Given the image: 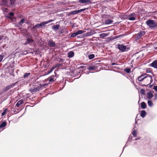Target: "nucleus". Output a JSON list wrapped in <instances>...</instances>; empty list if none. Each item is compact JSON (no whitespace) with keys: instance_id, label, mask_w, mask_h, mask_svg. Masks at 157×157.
I'll return each mask as SVG.
<instances>
[{"instance_id":"26","label":"nucleus","mask_w":157,"mask_h":157,"mask_svg":"<svg viewBox=\"0 0 157 157\" xmlns=\"http://www.w3.org/2000/svg\"><path fill=\"white\" fill-rule=\"evenodd\" d=\"M132 134L134 137H136L137 136V132L135 129H133V130Z\"/></svg>"},{"instance_id":"44","label":"nucleus","mask_w":157,"mask_h":157,"mask_svg":"<svg viewBox=\"0 0 157 157\" xmlns=\"http://www.w3.org/2000/svg\"><path fill=\"white\" fill-rule=\"evenodd\" d=\"M153 89L157 92V86H154Z\"/></svg>"},{"instance_id":"47","label":"nucleus","mask_w":157,"mask_h":157,"mask_svg":"<svg viewBox=\"0 0 157 157\" xmlns=\"http://www.w3.org/2000/svg\"><path fill=\"white\" fill-rule=\"evenodd\" d=\"M54 68H51L50 69V71H49V73H50L51 72H52L54 70Z\"/></svg>"},{"instance_id":"27","label":"nucleus","mask_w":157,"mask_h":157,"mask_svg":"<svg viewBox=\"0 0 157 157\" xmlns=\"http://www.w3.org/2000/svg\"><path fill=\"white\" fill-rule=\"evenodd\" d=\"M94 57V54H90L88 56V58L89 59H92Z\"/></svg>"},{"instance_id":"23","label":"nucleus","mask_w":157,"mask_h":157,"mask_svg":"<svg viewBox=\"0 0 157 157\" xmlns=\"http://www.w3.org/2000/svg\"><path fill=\"white\" fill-rule=\"evenodd\" d=\"M132 138V136H131V135L129 136L128 138V140L126 145H125V146L123 147V150L124 149L125 147H126V144L128 143V142H129V141H131Z\"/></svg>"},{"instance_id":"40","label":"nucleus","mask_w":157,"mask_h":157,"mask_svg":"<svg viewBox=\"0 0 157 157\" xmlns=\"http://www.w3.org/2000/svg\"><path fill=\"white\" fill-rule=\"evenodd\" d=\"M148 78V79L150 80L151 83L153 81L152 76H150V75H149Z\"/></svg>"},{"instance_id":"30","label":"nucleus","mask_w":157,"mask_h":157,"mask_svg":"<svg viewBox=\"0 0 157 157\" xmlns=\"http://www.w3.org/2000/svg\"><path fill=\"white\" fill-rule=\"evenodd\" d=\"M76 36H77L76 32H75L74 33H72L71 35V37H75Z\"/></svg>"},{"instance_id":"36","label":"nucleus","mask_w":157,"mask_h":157,"mask_svg":"<svg viewBox=\"0 0 157 157\" xmlns=\"http://www.w3.org/2000/svg\"><path fill=\"white\" fill-rule=\"evenodd\" d=\"M124 70L127 73H129L130 72V69L129 68H125Z\"/></svg>"},{"instance_id":"33","label":"nucleus","mask_w":157,"mask_h":157,"mask_svg":"<svg viewBox=\"0 0 157 157\" xmlns=\"http://www.w3.org/2000/svg\"><path fill=\"white\" fill-rule=\"evenodd\" d=\"M88 9V8L81 9L78 10V13H80V12H82V11H83L86 10H87Z\"/></svg>"},{"instance_id":"17","label":"nucleus","mask_w":157,"mask_h":157,"mask_svg":"<svg viewBox=\"0 0 157 157\" xmlns=\"http://www.w3.org/2000/svg\"><path fill=\"white\" fill-rule=\"evenodd\" d=\"M141 106L142 109H145L146 107V105L144 102H143L141 103Z\"/></svg>"},{"instance_id":"48","label":"nucleus","mask_w":157,"mask_h":157,"mask_svg":"<svg viewBox=\"0 0 157 157\" xmlns=\"http://www.w3.org/2000/svg\"><path fill=\"white\" fill-rule=\"evenodd\" d=\"M118 65V64H117V63H113L111 64V65Z\"/></svg>"},{"instance_id":"13","label":"nucleus","mask_w":157,"mask_h":157,"mask_svg":"<svg viewBox=\"0 0 157 157\" xmlns=\"http://www.w3.org/2000/svg\"><path fill=\"white\" fill-rule=\"evenodd\" d=\"M59 25H54L52 26V29L55 30V31H56L59 29Z\"/></svg>"},{"instance_id":"32","label":"nucleus","mask_w":157,"mask_h":157,"mask_svg":"<svg viewBox=\"0 0 157 157\" xmlns=\"http://www.w3.org/2000/svg\"><path fill=\"white\" fill-rule=\"evenodd\" d=\"M25 21V19H21L19 22V24L21 25Z\"/></svg>"},{"instance_id":"15","label":"nucleus","mask_w":157,"mask_h":157,"mask_svg":"<svg viewBox=\"0 0 157 157\" xmlns=\"http://www.w3.org/2000/svg\"><path fill=\"white\" fill-rule=\"evenodd\" d=\"M146 113V112L145 110H142L141 111L140 115L142 117L144 118L145 116Z\"/></svg>"},{"instance_id":"51","label":"nucleus","mask_w":157,"mask_h":157,"mask_svg":"<svg viewBox=\"0 0 157 157\" xmlns=\"http://www.w3.org/2000/svg\"><path fill=\"white\" fill-rule=\"evenodd\" d=\"M3 37L2 36H0V41L2 40V38Z\"/></svg>"},{"instance_id":"9","label":"nucleus","mask_w":157,"mask_h":157,"mask_svg":"<svg viewBox=\"0 0 157 157\" xmlns=\"http://www.w3.org/2000/svg\"><path fill=\"white\" fill-rule=\"evenodd\" d=\"M39 90V87H35L34 88H32L29 90V91L31 92H36Z\"/></svg>"},{"instance_id":"46","label":"nucleus","mask_w":157,"mask_h":157,"mask_svg":"<svg viewBox=\"0 0 157 157\" xmlns=\"http://www.w3.org/2000/svg\"><path fill=\"white\" fill-rule=\"evenodd\" d=\"M151 71L150 68H148L146 72L147 73H150L151 72Z\"/></svg>"},{"instance_id":"12","label":"nucleus","mask_w":157,"mask_h":157,"mask_svg":"<svg viewBox=\"0 0 157 157\" xmlns=\"http://www.w3.org/2000/svg\"><path fill=\"white\" fill-rule=\"evenodd\" d=\"M15 85V83H13L12 85H8L6 86L3 89V91H6V90H9L10 88L12 87L13 86H14Z\"/></svg>"},{"instance_id":"20","label":"nucleus","mask_w":157,"mask_h":157,"mask_svg":"<svg viewBox=\"0 0 157 157\" xmlns=\"http://www.w3.org/2000/svg\"><path fill=\"white\" fill-rule=\"evenodd\" d=\"M108 36L107 33H103L101 34L100 35V37L101 38H103L104 37H106Z\"/></svg>"},{"instance_id":"25","label":"nucleus","mask_w":157,"mask_h":157,"mask_svg":"<svg viewBox=\"0 0 157 157\" xmlns=\"http://www.w3.org/2000/svg\"><path fill=\"white\" fill-rule=\"evenodd\" d=\"M149 75H148V74H144L143 75H142L141 76L142 77V78H143V79H144H144L146 78H148V77L149 76Z\"/></svg>"},{"instance_id":"18","label":"nucleus","mask_w":157,"mask_h":157,"mask_svg":"<svg viewBox=\"0 0 157 157\" xmlns=\"http://www.w3.org/2000/svg\"><path fill=\"white\" fill-rule=\"evenodd\" d=\"M112 22H113V21L112 20H111L110 19H107L105 21V24H111Z\"/></svg>"},{"instance_id":"4","label":"nucleus","mask_w":157,"mask_h":157,"mask_svg":"<svg viewBox=\"0 0 157 157\" xmlns=\"http://www.w3.org/2000/svg\"><path fill=\"white\" fill-rule=\"evenodd\" d=\"M145 33L144 31H142L139 32L136 34V40H139L142 36L145 34Z\"/></svg>"},{"instance_id":"1","label":"nucleus","mask_w":157,"mask_h":157,"mask_svg":"<svg viewBox=\"0 0 157 157\" xmlns=\"http://www.w3.org/2000/svg\"><path fill=\"white\" fill-rule=\"evenodd\" d=\"M146 24L151 29L157 28V21L149 19L146 21Z\"/></svg>"},{"instance_id":"11","label":"nucleus","mask_w":157,"mask_h":157,"mask_svg":"<svg viewBox=\"0 0 157 157\" xmlns=\"http://www.w3.org/2000/svg\"><path fill=\"white\" fill-rule=\"evenodd\" d=\"M147 98L149 99H151L153 97V94L151 91H149L147 94Z\"/></svg>"},{"instance_id":"3","label":"nucleus","mask_w":157,"mask_h":157,"mask_svg":"<svg viewBox=\"0 0 157 157\" xmlns=\"http://www.w3.org/2000/svg\"><path fill=\"white\" fill-rule=\"evenodd\" d=\"M129 20L134 21L136 19V15L134 13H132L128 15V17Z\"/></svg>"},{"instance_id":"7","label":"nucleus","mask_w":157,"mask_h":157,"mask_svg":"<svg viewBox=\"0 0 157 157\" xmlns=\"http://www.w3.org/2000/svg\"><path fill=\"white\" fill-rule=\"evenodd\" d=\"M78 2L80 3H85L86 4L91 3L90 0H79Z\"/></svg>"},{"instance_id":"49","label":"nucleus","mask_w":157,"mask_h":157,"mask_svg":"<svg viewBox=\"0 0 157 157\" xmlns=\"http://www.w3.org/2000/svg\"><path fill=\"white\" fill-rule=\"evenodd\" d=\"M63 65V64H61V63H60V64H58V65H57L56 66H62Z\"/></svg>"},{"instance_id":"39","label":"nucleus","mask_w":157,"mask_h":157,"mask_svg":"<svg viewBox=\"0 0 157 157\" xmlns=\"http://www.w3.org/2000/svg\"><path fill=\"white\" fill-rule=\"evenodd\" d=\"M49 81L50 82H53L55 80L52 77H50V78H49Z\"/></svg>"},{"instance_id":"6","label":"nucleus","mask_w":157,"mask_h":157,"mask_svg":"<svg viewBox=\"0 0 157 157\" xmlns=\"http://www.w3.org/2000/svg\"><path fill=\"white\" fill-rule=\"evenodd\" d=\"M118 48L122 52H124L126 48L125 46L119 44L118 45Z\"/></svg>"},{"instance_id":"34","label":"nucleus","mask_w":157,"mask_h":157,"mask_svg":"<svg viewBox=\"0 0 157 157\" xmlns=\"http://www.w3.org/2000/svg\"><path fill=\"white\" fill-rule=\"evenodd\" d=\"M95 68L94 67L89 66L88 69L90 71H93Z\"/></svg>"},{"instance_id":"37","label":"nucleus","mask_w":157,"mask_h":157,"mask_svg":"<svg viewBox=\"0 0 157 157\" xmlns=\"http://www.w3.org/2000/svg\"><path fill=\"white\" fill-rule=\"evenodd\" d=\"M138 80L139 81L141 82L144 80V79H143V78L141 76H140L138 77Z\"/></svg>"},{"instance_id":"50","label":"nucleus","mask_w":157,"mask_h":157,"mask_svg":"<svg viewBox=\"0 0 157 157\" xmlns=\"http://www.w3.org/2000/svg\"><path fill=\"white\" fill-rule=\"evenodd\" d=\"M85 67V66H82L80 67V68H84Z\"/></svg>"},{"instance_id":"19","label":"nucleus","mask_w":157,"mask_h":157,"mask_svg":"<svg viewBox=\"0 0 157 157\" xmlns=\"http://www.w3.org/2000/svg\"><path fill=\"white\" fill-rule=\"evenodd\" d=\"M6 124V122L5 121L3 122L0 125V128L4 127Z\"/></svg>"},{"instance_id":"42","label":"nucleus","mask_w":157,"mask_h":157,"mask_svg":"<svg viewBox=\"0 0 157 157\" xmlns=\"http://www.w3.org/2000/svg\"><path fill=\"white\" fill-rule=\"evenodd\" d=\"M90 33H89V32L87 33H86L85 34L83 35H84L83 37H86L87 36H89L90 35Z\"/></svg>"},{"instance_id":"8","label":"nucleus","mask_w":157,"mask_h":157,"mask_svg":"<svg viewBox=\"0 0 157 157\" xmlns=\"http://www.w3.org/2000/svg\"><path fill=\"white\" fill-rule=\"evenodd\" d=\"M48 44L51 47H54L56 46V44L54 42L51 40H49L48 41Z\"/></svg>"},{"instance_id":"10","label":"nucleus","mask_w":157,"mask_h":157,"mask_svg":"<svg viewBox=\"0 0 157 157\" xmlns=\"http://www.w3.org/2000/svg\"><path fill=\"white\" fill-rule=\"evenodd\" d=\"M150 66L155 68H157V60L154 61L151 64Z\"/></svg>"},{"instance_id":"2","label":"nucleus","mask_w":157,"mask_h":157,"mask_svg":"<svg viewBox=\"0 0 157 157\" xmlns=\"http://www.w3.org/2000/svg\"><path fill=\"white\" fill-rule=\"evenodd\" d=\"M53 21V20H51L46 21H44L42 22L40 24H36L33 27V28L35 29L36 28H37L38 29H39L40 28L42 27L43 26L45 25L52 21Z\"/></svg>"},{"instance_id":"29","label":"nucleus","mask_w":157,"mask_h":157,"mask_svg":"<svg viewBox=\"0 0 157 157\" xmlns=\"http://www.w3.org/2000/svg\"><path fill=\"white\" fill-rule=\"evenodd\" d=\"M7 111V109H6L5 110H4L3 112L2 113V116H4L6 113Z\"/></svg>"},{"instance_id":"41","label":"nucleus","mask_w":157,"mask_h":157,"mask_svg":"<svg viewBox=\"0 0 157 157\" xmlns=\"http://www.w3.org/2000/svg\"><path fill=\"white\" fill-rule=\"evenodd\" d=\"M154 100H157V92L154 94Z\"/></svg>"},{"instance_id":"31","label":"nucleus","mask_w":157,"mask_h":157,"mask_svg":"<svg viewBox=\"0 0 157 157\" xmlns=\"http://www.w3.org/2000/svg\"><path fill=\"white\" fill-rule=\"evenodd\" d=\"M30 73H25L23 77L24 78H26L28 77L30 75Z\"/></svg>"},{"instance_id":"14","label":"nucleus","mask_w":157,"mask_h":157,"mask_svg":"<svg viewBox=\"0 0 157 157\" xmlns=\"http://www.w3.org/2000/svg\"><path fill=\"white\" fill-rule=\"evenodd\" d=\"M74 56V52L73 51L69 52L68 53V57L70 58Z\"/></svg>"},{"instance_id":"24","label":"nucleus","mask_w":157,"mask_h":157,"mask_svg":"<svg viewBox=\"0 0 157 157\" xmlns=\"http://www.w3.org/2000/svg\"><path fill=\"white\" fill-rule=\"evenodd\" d=\"M75 32L77 34V35H78L82 34L84 32V31L82 30H79L78 31Z\"/></svg>"},{"instance_id":"35","label":"nucleus","mask_w":157,"mask_h":157,"mask_svg":"<svg viewBox=\"0 0 157 157\" xmlns=\"http://www.w3.org/2000/svg\"><path fill=\"white\" fill-rule=\"evenodd\" d=\"M140 92L141 94L143 95H144L145 94V90L143 89H141L140 90Z\"/></svg>"},{"instance_id":"52","label":"nucleus","mask_w":157,"mask_h":157,"mask_svg":"<svg viewBox=\"0 0 157 157\" xmlns=\"http://www.w3.org/2000/svg\"><path fill=\"white\" fill-rule=\"evenodd\" d=\"M139 138H136V139H135V140H139Z\"/></svg>"},{"instance_id":"21","label":"nucleus","mask_w":157,"mask_h":157,"mask_svg":"<svg viewBox=\"0 0 157 157\" xmlns=\"http://www.w3.org/2000/svg\"><path fill=\"white\" fill-rule=\"evenodd\" d=\"M147 103L149 106L151 107L153 105V103L152 101L150 100H148L147 101Z\"/></svg>"},{"instance_id":"16","label":"nucleus","mask_w":157,"mask_h":157,"mask_svg":"<svg viewBox=\"0 0 157 157\" xmlns=\"http://www.w3.org/2000/svg\"><path fill=\"white\" fill-rule=\"evenodd\" d=\"M23 103V101L22 100H20L18 101L16 104V106L18 107L20 106Z\"/></svg>"},{"instance_id":"28","label":"nucleus","mask_w":157,"mask_h":157,"mask_svg":"<svg viewBox=\"0 0 157 157\" xmlns=\"http://www.w3.org/2000/svg\"><path fill=\"white\" fill-rule=\"evenodd\" d=\"M14 15V13L12 12H10L8 14V17H13Z\"/></svg>"},{"instance_id":"22","label":"nucleus","mask_w":157,"mask_h":157,"mask_svg":"<svg viewBox=\"0 0 157 157\" xmlns=\"http://www.w3.org/2000/svg\"><path fill=\"white\" fill-rule=\"evenodd\" d=\"M78 10H74L70 12V13L71 15L75 14L78 13Z\"/></svg>"},{"instance_id":"53","label":"nucleus","mask_w":157,"mask_h":157,"mask_svg":"<svg viewBox=\"0 0 157 157\" xmlns=\"http://www.w3.org/2000/svg\"><path fill=\"white\" fill-rule=\"evenodd\" d=\"M77 37L78 38H81V37H79V36H77Z\"/></svg>"},{"instance_id":"45","label":"nucleus","mask_w":157,"mask_h":157,"mask_svg":"<svg viewBox=\"0 0 157 157\" xmlns=\"http://www.w3.org/2000/svg\"><path fill=\"white\" fill-rule=\"evenodd\" d=\"M3 58V56L2 55H0V62H1Z\"/></svg>"},{"instance_id":"38","label":"nucleus","mask_w":157,"mask_h":157,"mask_svg":"<svg viewBox=\"0 0 157 157\" xmlns=\"http://www.w3.org/2000/svg\"><path fill=\"white\" fill-rule=\"evenodd\" d=\"M10 4L11 5H13L14 4V2H15V0H10Z\"/></svg>"},{"instance_id":"5","label":"nucleus","mask_w":157,"mask_h":157,"mask_svg":"<svg viewBox=\"0 0 157 157\" xmlns=\"http://www.w3.org/2000/svg\"><path fill=\"white\" fill-rule=\"evenodd\" d=\"M34 40L33 39L30 38H28L26 39V41L23 44L24 45H27V44H31L32 43L34 42Z\"/></svg>"},{"instance_id":"43","label":"nucleus","mask_w":157,"mask_h":157,"mask_svg":"<svg viewBox=\"0 0 157 157\" xmlns=\"http://www.w3.org/2000/svg\"><path fill=\"white\" fill-rule=\"evenodd\" d=\"M64 60L63 59H60L59 61V62H63L64 61Z\"/></svg>"}]
</instances>
